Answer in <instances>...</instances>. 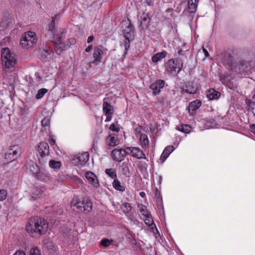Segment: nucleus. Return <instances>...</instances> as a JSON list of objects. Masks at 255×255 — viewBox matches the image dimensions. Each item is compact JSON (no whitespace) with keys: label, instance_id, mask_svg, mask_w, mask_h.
Wrapping results in <instances>:
<instances>
[{"label":"nucleus","instance_id":"f257e3e1","mask_svg":"<svg viewBox=\"0 0 255 255\" xmlns=\"http://www.w3.org/2000/svg\"><path fill=\"white\" fill-rule=\"evenodd\" d=\"M48 224L43 218L34 217L33 220L28 223L26 227L27 232L33 237L40 236L47 231Z\"/></svg>","mask_w":255,"mask_h":255},{"label":"nucleus","instance_id":"f03ea898","mask_svg":"<svg viewBox=\"0 0 255 255\" xmlns=\"http://www.w3.org/2000/svg\"><path fill=\"white\" fill-rule=\"evenodd\" d=\"M71 207L77 213L90 212L92 209V203L89 200L81 201L77 197H74L71 201Z\"/></svg>","mask_w":255,"mask_h":255},{"label":"nucleus","instance_id":"7ed1b4c3","mask_svg":"<svg viewBox=\"0 0 255 255\" xmlns=\"http://www.w3.org/2000/svg\"><path fill=\"white\" fill-rule=\"evenodd\" d=\"M1 56L3 67L8 69L15 67L16 60L8 48L5 47L1 49Z\"/></svg>","mask_w":255,"mask_h":255},{"label":"nucleus","instance_id":"20e7f679","mask_svg":"<svg viewBox=\"0 0 255 255\" xmlns=\"http://www.w3.org/2000/svg\"><path fill=\"white\" fill-rule=\"evenodd\" d=\"M37 41L36 33L33 31L25 32L21 36L20 40L21 46L26 49L32 47L36 44Z\"/></svg>","mask_w":255,"mask_h":255},{"label":"nucleus","instance_id":"39448f33","mask_svg":"<svg viewBox=\"0 0 255 255\" xmlns=\"http://www.w3.org/2000/svg\"><path fill=\"white\" fill-rule=\"evenodd\" d=\"M165 70L169 74L176 76L181 70L183 65H180L173 59H169L165 63Z\"/></svg>","mask_w":255,"mask_h":255},{"label":"nucleus","instance_id":"423d86ee","mask_svg":"<svg viewBox=\"0 0 255 255\" xmlns=\"http://www.w3.org/2000/svg\"><path fill=\"white\" fill-rule=\"evenodd\" d=\"M37 150L39 154V161L41 164L45 163L46 157L49 154V147L47 143L42 142L39 143L37 147Z\"/></svg>","mask_w":255,"mask_h":255},{"label":"nucleus","instance_id":"0eeeda50","mask_svg":"<svg viewBox=\"0 0 255 255\" xmlns=\"http://www.w3.org/2000/svg\"><path fill=\"white\" fill-rule=\"evenodd\" d=\"M21 152V148L18 145H13L10 147L5 154V158L10 161L16 159Z\"/></svg>","mask_w":255,"mask_h":255},{"label":"nucleus","instance_id":"6e6552de","mask_svg":"<svg viewBox=\"0 0 255 255\" xmlns=\"http://www.w3.org/2000/svg\"><path fill=\"white\" fill-rule=\"evenodd\" d=\"M128 153V151L126 149L115 148L112 150L111 155L115 160L121 161L124 159L126 155Z\"/></svg>","mask_w":255,"mask_h":255},{"label":"nucleus","instance_id":"1a4fd4ad","mask_svg":"<svg viewBox=\"0 0 255 255\" xmlns=\"http://www.w3.org/2000/svg\"><path fill=\"white\" fill-rule=\"evenodd\" d=\"M127 150L129 152L128 154L133 157L138 159L145 158V154L139 147H128L127 148Z\"/></svg>","mask_w":255,"mask_h":255},{"label":"nucleus","instance_id":"9d476101","mask_svg":"<svg viewBox=\"0 0 255 255\" xmlns=\"http://www.w3.org/2000/svg\"><path fill=\"white\" fill-rule=\"evenodd\" d=\"M165 85V82L163 80H158L151 84L150 88L152 90V94L155 96L159 94L161 89L163 88Z\"/></svg>","mask_w":255,"mask_h":255},{"label":"nucleus","instance_id":"9b49d317","mask_svg":"<svg viewBox=\"0 0 255 255\" xmlns=\"http://www.w3.org/2000/svg\"><path fill=\"white\" fill-rule=\"evenodd\" d=\"M103 51L99 47H96L94 48L93 57L94 60L90 63L92 64H98L101 61L103 57Z\"/></svg>","mask_w":255,"mask_h":255},{"label":"nucleus","instance_id":"f8f14e48","mask_svg":"<svg viewBox=\"0 0 255 255\" xmlns=\"http://www.w3.org/2000/svg\"><path fill=\"white\" fill-rule=\"evenodd\" d=\"M54 55V52L52 49L46 45L45 47L41 50L40 57L41 59H45L49 56L50 58H52Z\"/></svg>","mask_w":255,"mask_h":255},{"label":"nucleus","instance_id":"ddd939ff","mask_svg":"<svg viewBox=\"0 0 255 255\" xmlns=\"http://www.w3.org/2000/svg\"><path fill=\"white\" fill-rule=\"evenodd\" d=\"M120 143V140L117 135L110 134L106 138V143L109 146H114L118 145Z\"/></svg>","mask_w":255,"mask_h":255},{"label":"nucleus","instance_id":"4468645a","mask_svg":"<svg viewBox=\"0 0 255 255\" xmlns=\"http://www.w3.org/2000/svg\"><path fill=\"white\" fill-rule=\"evenodd\" d=\"M89 159V153L87 152L80 153L77 155L76 160L79 165H83Z\"/></svg>","mask_w":255,"mask_h":255},{"label":"nucleus","instance_id":"2eb2a0df","mask_svg":"<svg viewBox=\"0 0 255 255\" xmlns=\"http://www.w3.org/2000/svg\"><path fill=\"white\" fill-rule=\"evenodd\" d=\"M201 105V102L198 100L191 102L188 106V111L190 115H193L194 112Z\"/></svg>","mask_w":255,"mask_h":255},{"label":"nucleus","instance_id":"dca6fc26","mask_svg":"<svg viewBox=\"0 0 255 255\" xmlns=\"http://www.w3.org/2000/svg\"><path fill=\"white\" fill-rule=\"evenodd\" d=\"M69 47V45L68 43H64L63 42L60 43L59 44H55V52L58 55H60L63 50H66Z\"/></svg>","mask_w":255,"mask_h":255},{"label":"nucleus","instance_id":"f3484780","mask_svg":"<svg viewBox=\"0 0 255 255\" xmlns=\"http://www.w3.org/2000/svg\"><path fill=\"white\" fill-rule=\"evenodd\" d=\"M174 149V147L172 146H167L161 154L160 159L164 161Z\"/></svg>","mask_w":255,"mask_h":255},{"label":"nucleus","instance_id":"a211bd4d","mask_svg":"<svg viewBox=\"0 0 255 255\" xmlns=\"http://www.w3.org/2000/svg\"><path fill=\"white\" fill-rule=\"evenodd\" d=\"M166 54L167 53L165 51H163L161 52L157 53L152 57V61L154 63H156L158 61H160L163 58L165 57V56H166Z\"/></svg>","mask_w":255,"mask_h":255},{"label":"nucleus","instance_id":"6ab92c4d","mask_svg":"<svg viewBox=\"0 0 255 255\" xmlns=\"http://www.w3.org/2000/svg\"><path fill=\"white\" fill-rule=\"evenodd\" d=\"M112 178L114 179V180L113 182V187L116 189L117 190H119L120 191L123 192L125 190V187L123 185H122L121 184L120 182L115 179V177H117V176H110Z\"/></svg>","mask_w":255,"mask_h":255},{"label":"nucleus","instance_id":"aec40b11","mask_svg":"<svg viewBox=\"0 0 255 255\" xmlns=\"http://www.w3.org/2000/svg\"><path fill=\"white\" fill-rule=\"evenodd\" d=\"M103 109L105 115H112L114 112V108L107 102H104Z\"/></svg>","mask_w":255,"mask_h":255},{"label":"nucleus","instance_id":"412c9836","mask_svg":"<svg viewBox=\"0 0 255 255\" xmlns=\"http://www.w3.org/2000/svg\"><path fill=\"white\" fill-rule=\"evenodd\" d=\"M199 0H188V7L191 13L195 12L197 8Z\"/></svg>","mask_w":255,"mask_h":255},{"label":"nucleus","instance_id":"4be33fe9","mask_svg":"<svg viewBox=\"0 0 255 255\" xmlns=\"http://www.w3.org/2000/svg\"><path fill=\"white\" fill-rule=\"evenodd\" d=\"M239 70L240 71H245L248 69L249 63L247 61L240 60L238 63Z\"/></svg>","mask_w":255,"mask_h":255},{"label":"nucleus","instance_id":"5701e85b","mask_svg":"<svg viewBox=\"0 0 255 255\" xmlns=\"http://www.w3.org/2000/svg\"><path fill=\"white\" fill-rule=\"evenodd\" d=\"M183 91L188 94H194L196 93V88L193 87L191 83H187L183 88Z\"/></svg>","mask_w":255,"mask_h":255},{"label":"nucleus","instance_id":"b1692460","mask_svg":"<svg viewBox=\"0 0 255 255\" xmlns=\"http://www.w3.org/2000/svg\"><path fill=\"white\" fill-rule=\"evenodd\" d=\"M220 95V93L216 91L214 89H211L209 91L207 95V97L210 100H215L218 99Z\"/></svg>","mask_w":255,"mask_h":255},{"label":"nucleus","instance_id":"393cba45","mask_svg":"<svg viewBox=\"0 0 255 255\" xmlns=\"http://www.w3.org/2000/svg\"><path fill=\"white\" fill-rule=\"evenodd\" d=\"M139 142L143 148L147 146L148 145L149 140L147 135L142 133L140 134Z\"/></svg>","mask_w":255,"mask_h":255},{"label":"nucleus","instance_id":"a878e982","mask_svg":"<svg viewBox=\"0 0 255 255\" xmlns=\"http://www.w3.org/2000/svg\"><path fill=\"white\" fill-rule=\"evenodd\" d=\"M42 191L37 187H34L32 189V198L33 199L39 198L42 196Z\"/></svg>","mask_w":255,"mask_h":255},{"label":"nucleus","instance_id":"bb28decb","mask_svg":"<svg viewBox=\"0 0 255 255\" xmlns=\"http://www.w3.org/2000/svg\"><path fill=\"white\" fill-rule=\"evenodd\" d=\"M121 209L125 214H128L131 210V206L128 203H125L121 206Z\"/></svg>","mask_w":255,"mask_h":255},{"label":"nucleus","instance_id":"cd10ccee","mask_svg":"<svg viewBox=\"0 0 255 255\" xmlns=\"http://www.w3.org/2000/svg\"><path fill=\"white\" fill-rule=\"evenodd\" d=\"M125 37L126 39L124 40L123 42H122L120 44V47L124 49V52L125 54L127 53L128 49L129 47V40L128 38L127 37L126 35H125Z\"/></svg>","mask_w":255,"mask_h":255},{"label":"nucleus","instance_id":"c85d7f7f","mask_svg":"<svg viewBox=\"0 0 255 255\" xmlns=\"http://www.w3.org/2000/svg\"><path fill=\"white\" fill-rule=\"evenodd\" d=\"M87 180L95 187H98L99 186V181L97 176H85Z\"/></svg>","mask_w":255,"mask_h":255},{"label":"nucleus","instance_id":"c756f323","mask_svg":"<svg viewBox=\"0 0 255 255\" xmlns=\"http://www.w3.org/2000/svg\"><path fill=\"white\" fill-rule=\"evenodd\" d=\"M119 170L124 175H127L129 174V171L127 164L123 163V164L119 167Z\"/></svg>","mask_w":255,"mask_h":255},{"label":"nucleus","instance_id":"7c9ffc66","mask_svg":"<svg viewBox=\"0 0 255 255\" xmlns=\"http://www.w3.org/2000/svg\"><path fill=\"white\" fill-rule=\"evenodd\" d=\"M178 129L185 133H189L191 130V127L188 125H182L178 127Z\"/></svg>","mask_w":255,"mask_h":255},{"label":"nucleus","instance_id":"2f4dec72","mask_svg":"<svg viewBox=\"0 0 255 255\" xmlns=\"http://www.w3.org/2000/svg\"><path fill=\"white\" fill-rule=\"evenodd\" d=\"M49 166L52 168L57 169L60 168L61 163L60 161L51 160L49 161Z\"/></svg>","mask_w":255,"mask_h":255},{"label":"nucleus","instance_id":"473e14b6","mask_svg":"<svg viewBox=\"0 0 255 255\" xmlns=\"http://www.w3.org/2000/svg\"><path fill=\"white\" fill-rule=\"evenodd\" d=\"M29 169L33 175H36L38 173L39 168L35 164H32L30 166Z\"/></svg>","mask_w":255,"mask_h":255},{"label":"nucleus","instance_id":"72a5a7b5","mask_svg":"<svg viewBox=\"0 0 255 255\" xmlns=\"http://www.w3.org/2000/svg\"><path fill=\"white\" fill-rule=\"evenodd\" d=\"M47 91L48 90L46 89L43 88L40 89L35 96L36 98L37 99H41L47 92Z\"/></svg>","mask_w":255,"mask_h":255},{"label":"nucleus","instance_id":"f704fd0d","mask_svg":"<svg viewBox=\"0 0 255 255\" xmlns=\"http://www.w3.org/2000/svg\"><path fill=\"white\" fill-rule=\"evenodd\" d=\"M141 18V24L147 26L149 23V18L146 14H143L140 17Z\"/></svg>","mask_w":255,"mask_h":255},{"label":"nucleus","instance_id":"c9c22d12","mask_svg":"<svg viewBox=\"0 0 255 255\" xmlns=\"http://www.w3.org/2000/svg\"><path fill=\"white\" fill-rule=\"evenodd\" d=\"M142 219L144 220L145 224L148 225H150L153 222V219L150 214L147 215L146 217H142Z\"/></svg>","mask_w":255,"mask_h":255},{"label":"nucleus","instance_id":"e433bc0d","mask_svg":"<svg viewBox=\"0 0 255 255\" xmlns=\"http://www.w3.org/2000/svg\"><path fill=\"white\" fill-rule=\"evenodd\" d=\"M7 196V191L5 189L0 190V201L4 200Z\"/></svg>","mask_w":255,"mask_h":255},{"label":"nucleus","instance_id":"4c0bfd02","mask_svg":"<svg viewBox=\"0 0 255 255\" xmlns=\"http://www.w3.org/2000/svg\"><path fill=\"white\" fill-rule=\"evenodd\" d=\"M105 173L107 175H117L116 170L114 168L106 169Z\"/></svg>","mask_w":255,"mask_h":255},{"label":"nucleus","instance_id":"58836bf2","mask_svg":"<svg viewBox=\"0 0 255 255\" xmlns=\"http://www.w3.org/2000/svg\"><path fill=\"white\" fill-rule=\"evenodd\" d=\"M62 37L58 35H55L53 36V41L55 44H59L62 43L61 41Z\"/></svg>","mask_w":255,"mask_h":255},{"label":"nucleus","instance_id":"ea45409f","mask_svg":"<svg viewBox=\"0 0 255 255\" xmlns=\"http://www.w3.org/2000/svg\"><path fill=\"white\" fill-rule=\"evenodd\" d=\"M111 242L110 241V240H109V239H103L101 241V245H102L104 247H109L111 245Z\"/></svg>","mask_w":255,"mask_h":255},{"label":"nucleus","instance_id":"a19ab883","mask_svg":"<svg viewBox=\"0 0 255 255\" xmlns=\"http://www.w3.org/2000/svg\"><path fill=\"white\" fill-rule=\"evenodd\" d=\"M140 212L143 216V217H146L147 215L150 214L146 209L145 206H143L140 209Z\"/></svg>","mask_w":255,"mask_h":255},{"label":"nucleus","instance_id":"79ce46f5","mask_svg":"<svg viewBox=\"0 0 255 255\" xmlns=\"http://www.w3.org/2000/svg\"><path fill=\"white\" fill-rule=\"evenodd\" d=\"M77 171L78 172V173L81 175H85V176H86V175H89V174L90 173L92 175H96L94 173L92 172H90V171H86L85 170H83L81 172V171H79L78 170V169H77Z\"/></svg>","mask_w":255,"mask_h":255},{"label":"nucleus","instance_id":"37998d69","mask_svg":"<svg viewBox=\"0 0 255 255\" xmlns=\"http://www.w3.org/2000/svg\"><path fill=\"white\" fill-rule=\"evenodd\" d=\"M50 120L48 118H45L41 121V125L43 127H47L49 125Z\"/></svg>","mask_w":255,"mask_h":255},{"label":"nucleus","instance_id":"c03bdc74","mask_svg":"<svg viewBox=\"0 0 255 255\" xmlns=\"http://www.w3.org/2000/svg\"><path fill=\"white\" fill-rule=\"evenodd\" d=\"M30 254V255H40V251L37 248L31 249Z\"/></svg>","mask_w":255,"mask_h":255},{"label":"nucleus","instance_id":"a18cd8bd","mask_svg":"<svg viewBox=\"0 0 255 255\" xmlns=\"http://www.w3.org/2000/svg\"><path fill=\"white\" fill-rule=\"evenodd\" d=\"M110 129L113 131H118L120 129V128L116 125L115 124H112L110 127Z\"/></svg>","mask_w":255,"mask_h":255},{"label":"nucleus","instance_id":"49530a36","mask_svg":"<svg viewBox=\"0 0 255 255\" xmlns=\"http://www.w3.org/2000/svg\"><path fill=\"white\" fill-rule=\"evenodd\" d=\"M75 43L76 40L73 38H69L67 42V43H68L69 45V47L71 45L74 44Z\"/></svg>","mask_w":255,"mask_h":255},{"label":"nucleus","instance_id":"de8ad7c7","mask_svg":"<svg viewBox=\"0 0 255 255\" xmlns=\"http://www.w3.org/2000/svg\"><path fill=\"white\" fill-rule=\"evenodd\" d=\"M185 2V0H181L180 3H179V5L178 6H177L175 9L176 11H177L178 12H180L181 11L182 8L180 7V6L183 3H184Z\"/></svg>","mask_w":255,"mask_h":255},{"label":"nucleus","instance_id":"09e8293b","mask_svg":"<svg viewBox=\"0 0 255 255\" xmlns=\"http://www.w3.org/2000/svg\"><path fill=\"white\" fill-rule=\"evenodd\" d=\"M141 128H142V127H140V126H139L138 127H136L134 129V131H135V134H139V133H140Z\"/></svg>","mask_w":255,"mask_h":255},{"label":"nucleus","instance_id":"8fccbe9b","mask_svg":"<svg viewBox=\"0 0 255 255\" xmlns=\"http://www.w3.org/2000/svg\"><path fill=\"white\" fill-rule=\"evenodd\" d=\"M250 130L255 134V124H252L250 126Z\"/></svg>","mask_w":255,"mask_h":255},{"label":"nucleus","instance_id":"3c124183","mask_svg":"<svg viewBox=\"0 0 255 255\" xmlns=\"http://www.w3.org/2000/svg\"><path fill=\"white\" fill-rule=\"evenodd\" d=\"M92 48H93L92 45H90L85 49V51L86 52H89L90 51H91L92 50Z\"/></svg>","mask_w":255,"mask_h":255},{"label":"nucleus","instance_id":"603ef678","mask_svg":"<svg viewBox=\"0 0 255 255\" xmlns=\"http://www.w3.org/2000/svg\"><path fill=\"white\" fill-rule=\"evenodd\" d=\"M13 255H25L24 252L23 251H17Z\"/></svg>","mask_w":255,"mask_h":255},{"label":"nucleus","instance_id":"864d4df0","mask_svg":"<svg viewBox=\"0 0 255 255\" xmlns=\"http://www.w3.org/2000/svg\"><path fill=\"white\" fill-rule=\"evenodd\" d=\"M203 51L205 54V58L209 56V52L205 48H203Z\"/></svg>","mask_w":255,"mask_h":255},{"label":"nucleus","instance_id":"5fc2aeb1","mask_svg":"<svg viewBox=\"0 0 255 255\" xmlns=\"http://www.w3.org/2000/svg\"><path fill=\"white\" fill-rule=\"evenodd\" d=\"M94 36H93V35L90 36L87 39V42L89 43L91 42L94 40Z\"/></svg>","mask_w":255,"mask_h":255},{"label":"nucleus","instance_id":"6e6d98bb","mask_svg":"<svg viewBox=\"0 0 255 255\" xmlns=\"http://www.w3.org/2000/svg\"><path fill=\"white\" fill-rule=\"evenodd\" d=\"M106 119L105 120L106 122L110 121L112 119V115H106Z\"/></svg>","mask_w":255,"mask_h":255},{"label":"nucleus","instance_id":"4d7b16f0","mask_svg":"<svg viewBox=\"0 0 255 255\" xmlns=\"http://www.w3.org/2000/svg\"><path fill=\"white\" fill-rule=\"evenodd\" d=\"M145 2L149 6L152 5L153 4V2L151 0H146Z\"/></svg>","mask_w":255,"mask_h":255},{"label":"nucleus","instance_id":"13d9d810","mask_svg":"<svg viewBox=\"0 0 255 255\" xmlns=\"http://www.w3.org/2000/svg\"><path fill=\"white\" fill-rule=\"evenodd\" d=\"M228 65L230 67L231 70H233V68H235L234 65L233 64L232 61H231V63L230 62H228Z\"/></svg>","mask_w":255,"mask_h":255},{"label":"nucleus","instance_id":"bf43d9fd","mask_svg":"<svg viewBox=\"0 0 255 255\" xmlns=\"http://www.w3.org/2000/svg\"><path fill=\"white\" fill-rule=\"evenodd\" d=\"M49 143L51 145H53L55 143V140L54 139H51L49 140Z\"/></svg>","mask_w":255,"mask_h":255},{"label":"nucleus","instance_id":"052dcab7","mask_svg":"<svg viewBox=\"0 0 255 255\" xmlns=\"http://www.w3.org/2000/svg\"><path fill=\"white\" fill-rule=\"evenodd\" d=\"M139 195L141 197H144L145 196V193L144 192H140Z\"/></svg>","mask_w":255,"mask_h":255},{"label":"nucleus","instance_id":"680f3d73","mask_svg":"<svg viewBox=\"0 0 255 255\" xmlns=\"http://www.w3.org/2000/svg\"><path fill=\"white\" fill-rule=\"evenodd\" d=\"M36 177H37V179H38V180H44L43 177L44 176H36ZM45 177L48 178L49 176H45Z\"/></svg>","mask_w":255,"mask_h":255},{"label":"nucleus","instance_id":"e2e57ef3","mask_svg":"<svg viewBox=\"0 0 255 255\" xmlns=\"http://www.w3.org/2000/svg\"><path fill=\"white\" fill-rule=\"evenodd\" d=\"M252 99H255V89L254 90V91L252 92Z\"/></svg>","mask_w":255,"mask_h":255},{"label":"nucleus","instance_id":"0e129e2a","mask_svg":"<svg viewBox=\"0 0 255 255\" xmlns=\"http://www.w3.org/2000/svg\"><path fill=\"white\" fill-rule=\"evenodd\" d=\"M173 10V9L171 8H167L166 10V12H169L170 11H172Z\"/></svg>","mask_w":255,"mask_h":255},{"label":"nucleus","instance_id":"69168bd1","mask_svg":"<svg viewBox=\"0 0 255 255\" xmlns=\"http://www.w3.org/2000/svg\"><path fill=\"white\" fill-rule=\"evenodd\" d=\"M182 53H183V50L182 49H180L178 51V54L179 55H182Z\"/></svg>","mask_w":255,"mask_h":255},{"label":"nucleus","instance_id":"338daca9","mask_svg":"<svg viewBox=\"0 0 255 255\" xmlns=\"http://www.w3.org/2000/svg\"><path fill=\"white\" fill-rule=\"evenodd\" d=\"M248 104H255V102H252L251 100H249L248 102Z\"/></svg>","mask_w":255,"mask_h":255},{"label":"nucleus","instance_id":"774afa93","mask_svg":"<svg viewBox=\"0 0 255 255\" xmlns=\"http://www.w3.org/2000/svg\"><path fill=\"white\" fill-rule=\"evenodd\" d=\"M97 145V141H95V140H94L93 141V146H95L96 145Z\"/></svg>","mask_w":255,"mask_h":255}]
</instances>
